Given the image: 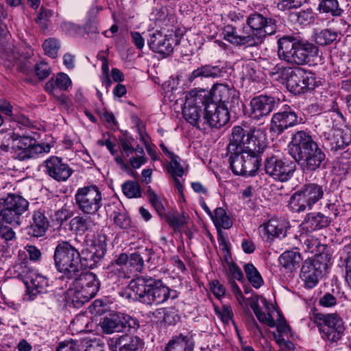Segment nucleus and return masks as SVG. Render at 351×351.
Wrapping results in <instances>:
<instances>
[{"label": "nucleus", "instance_id": "46", "mask_svg": "<svg viewBox=\"0 0 351 351\" xmlns=\"http://www.w3.org/2000/svg\"><path fill=\"white\" fill-rule=\"evenodd\" d=\"M44 51L45 53L55 58L57 57L58 51L60 48V45L58 41L55 38H49L46 40L43 45Z\"/></svg>", "mask_w": 351, "mask_h": 351}, {"label": "nucleus", "instance_id": "10", "mask_svg": "<svg viewBox=\"0 0 351 351\" xmlns=\"http://www.w3.org/2000/svg\"><path fill=\"white\" fill-rule=\"evenodd\" d=\"M209 94L204 90L199 92L191 91L186 96V103L182 110L185 120L197 128L203 129L202 117L207 96Z\"/></svg>", "mask_w": 351, "mask_h": 351}, {"label": "nucleus", "instance_id": "3", "mask_svg": "<svg viewBox=\"0 0 351 351\" xmlns=\"http://www.w3.org/2000/svg\"><path fill=\"white\" fill-rule=\"evenodd\" d=\"M278 55L280 60L289 64L304 65L318 55V47L313 43L285 36L278 40Z\"/></svg>", "mask_w": 351, "mask_h": 351}, {"label": "nucleus", "instance_id": "19", "mask_svg": "<svg viewBox=\"0 0 351 351\" xmlns=\"http://www.w3.org/2000/svg\"><path fill=\"white\" fill-rule=\"evenodd\" d=\"M23 282L27 289L28 300H34L38 295L47 291V278L36 270L27 269L23 272Z\"/></svg>", "mask_w": 351, "mask_h": 351}, {"label": "nucleus", "instance_id": "54", "mask_svg": "<svg viewBox=\"0 0 351 351\" xmlns=\"http://www.w3.org/2000/svg\"><path fill=\"white\" fill-rule=\"evenodd\" d=\"M35 72L40 80H44L51 74V70L49 64L40 62L35 65Z\"/></svg>", "mask_w": 351, "mask_h": 351}, {"label": "nucleus", "instance_id": "4", "mask_svg": "<svg viewBox=\"0 0 351 351\" xmlns=\"http://www.w3.org/2000/svg\"><path fill=\"white\" fill-rule=\"evenodd\" d=\"M53 259L58 271L69 279L80 272V252L69 241L59 242L56 247Z\"/></svg>", "mask_w": 351, "mask_h": 351}, {"label": "nucleus", "instance_id": "62", "mask_svg": "<svg viewBox=\"0 0 351 351\" xmlns=\"http://www.w3.org/2000/svg\"><path fill=\"white\" fill-rule=\"evenodd\" d=\"M319 304L324 307H332L337 304V299L333 295L327 293L319 299Z\"/></svg>", "mask_w": 351, "mask_h": 351}, {"label": "nucleus", "instance_id": "44", "mask_svg": "<svg viewBox=\"0 0 351 351\" xmlns=\"http://www.w3.org/2000/svg\"><path fill=\"white\" fill-rule=\"evenodd\" d=\"M337 35V31L325 29L316 34L315 42L319 45H328L336 40Z\"/></svg>", "mask_w": 351, "mask_h": 351}, {"label": "nucleus", "instance_id": "28", "mask_svg": "<svg viewBox=\"0 0 351 351\" xmlns=\"http://www.w3.org/2000/svg\"><path fill=\"white\" fill-rule=\"evenodd\" d=\"M330 223V219L324 215L317 213L308 214L303 223L304 228L307 231H315L326 228Z\"/></svg>", "mask_w": 351, "mask_h": 351}, {"label": "nucleus", "instance_id": "15", "mask_svg": "<svg viewBox=\"0 0 351 351\" xmlns=\"http://www.w3.org/2000/svg\"><path fill=\"white\" fill-rule=\"evenodd\" d=\"M202 120L203 121L202 130L206 129V126L220 128L229 121L230 110L226 107H221L220 104H215V102H210L209 97L207 96Z\"/></svg>", "mask_w": 351, "mask_h": 351}, {"label": "nucleus", "instance_id": "23", "mask_svg": "<svg viewBox=\"0 0 351 351\" xmlns=\"http://www.w3.org/2000/svg\"><path fill=\"white\" fill-rule=\"evenodd\" d=\"M46 173L58 182H64L69 179L73 173V170L62 162V158L51 156L45 161Z\"/></svg>", "mask_w": 351, "mask_h": 351}, {"label": "nucleus", "instance_id": "25", "mask_svg": "<svg viewBox=\"0 0 351 351\" xmlns=\"http://www.w3.org/2000/svg\"><path fill=\"white\" fill-rule=\"evenodd\" d=\"M108 346L112 351H138L143 348V342L137 336L125 334L110 339Z\"/></svg>", "mask_w": 351, "mask_h": 351}, {"label": "nucleus", "instance_id": "24", "mask_svg": "<svg viewBox=\"0 0 351 351\" xmlns=\"http://www.w3.org/2000/svg\"><path fill=\"white\" fill-rule=\"evenodd\" d=\"M246 22L252 31L257 33L261 32L265 37L267 35H272L276 32V21L257 12L250 14Z\"/></svg>", "mask_w": 351, "mask_h": 351}, {"label": "nucleus", "instance_id": "13", "mask_svg": "<svg viewBox=\"0 0 351 351\" xmlns=\"http://www.w3.org/2000/svg\"><path fill=\"white\" fill-rule=\"evenodd\" d=\"M296 169L295 162L282 160L278 156H271L265 160L264 171L274 180L285 182L293 176Z\"/></svg>", "mask_w": 351, "mask_h": 351}, {"label": "nucleus", "instance_id": "5", "mask_svg": "<svg viewBox=\"0 0 351 351\" xmlns=\"http://www.w3.org/2000/svg\"><path fill=\"white\" fill-rule=\"evenodd\" d=\"M258 131L255 130L246 132L244 130L240 152L244 158L246 176H253L261 165V154L263 152L265 145L258 137Z\"/></svg>", "mask_w": 351, "mask_h": 351}, {"label": "nucleus", "instance_id": "55", "mask_svg": "<svg viewBox=\"0 0 351 351\" xmlns=\"http://www.w3.org/2000/svg\"><path fill=\"white\" fill-rule=\"evenodd\" d=\"M165 219L169 226L175 230L182 226L185 222L184 217L178 214L169 213L165 216Z\"/></svg>", "mask_w": 351, "mask_h": 351}, {"label": "nucleus", "instance_id": "6", "mask_svg": "<svg viewBox=\"0 0 351 351\" xmlns=\"http://www.w3.org/2000/svg\"><path fill=\"white\" fill-rule=\"evenodd\" d=\"M70 296L75 307H80L94 298L100 288V281L92 272H82L74 277Z\"/></svg>", "mask_w": 351, "mask_h": 351}, {"label": "nucleus", "instance_id": "43", "mask_svg": "<svg viewBox=\"0 0 351 351\" xmlns=\"http://www.w3.org/2000/svg\"><path fill=\"white\" fill-rule=\"evenodd\" d=\"M85 216H76L71 221V226L75 230L81 233H84L90 230L92 226V220L90 217Z\"/></svg>", "mask_w": 351, "mask_h": 351}, {"label": "nucleus", "instance_id": "27", "mask_svg": "<svg viewBox=\"0 0 351 351\" xmlns=\"http://www.w3.org/2000/svg\"><path fill=\"white\" fill-rule=\"evenodd\" d=\"M49 226V222L45 212L41 210H35L27 227V234L34 237H41L45 235Z\"/></svg>", "mask_w": 351, "mask_h": 351}, {"label": "nucleus", "instance_id": "31", "mask_svg": "<svg viewBox=\"0 0 351 351\" xmlns=\"http://www.w3.org/2000/svg\"><path fill=\"white\" fill-rule=\"evenodd\" d=\"M260 230L264 235L267 236V239L274 237L283 238L286 236V230L283 223L276 219H271L261 226Z\"/></svg>", "mask_w": 351, "mask_h": 351}, {"label": "nucleus", "instance_id": "36", "mask_svg": "<svg viewBox=\"0 0 351 351\" xmlns=\"http://www.w3.org/2000/svg\"><path fill=\"white\" fill-rule=\"evenodd\" d=\"M123 321L119 315L105 317L101 323L103 331L107 334L119 332L124 330Z\"/></svg>", "mask_w": 351, "mask_h": 351}, {"label": "nucleus", "instance_id": "64", "mask_svg": "<svg viewBox=\"0 0 351 351\" xmlns=\"http://www.w3.org/2000/svg\"><path fill=\"white\" fill-rule=\"evenodd\" d=\"M219 315L222 322L225 324H228L230 320H232L233 313L231 308L228 306H223Z\"/></svg>", "mask_w": 351, "mask_h": 351}, {"label": "nucleus", "instance_id": "38", "mask_svg": "<svg viewBox=\"0 0 351 351\" xmlns=\"http://www.w3.org/2000/svg\"><path fill=\"white\" fill-rule=\"evenodd\" d=\"M211 219L217 228L229 229L232 226V221L227 215L226 211L221 207L217 208L215 210Z\"/></svg>", "mask_w": 351, "mask_h": 351}, {"label": "nucleus", "instance_id": "61", "mask_svg": "<svg viewBox=\"0 0 351 351\" xmlns=\"http://www.w3.org/2000/svg\"><path fill=\"white\" fill-rule=\"evenodd\" d=\"M256 316L259 322L267 324L269 327L274 328L276 326V322L269 313H265L261 311Z\"/></svg>", "mask_w": 351, "mask_h": 351}, {"label": "nucleus", "instance_id": "7", "mask_svg": "<svg viewBox=\"0 0 351 351\" xmlns=\"http://www.w3.org/2000/svg\"><path fill=\"white\" fill-rule=\"evenodd\" d=\"M323 186L316 183L304 184L290 197L289 208L295 213L311 210L324 196Z\"/></svg>", "mask_w": 351, "mask_h": 351}, {"label": "nucleus", "instance_id": "16", "mask_svg": "<svg viewBox=\"0 0 351 351\" xmlns=\"http://www.w3.org/2000/svg\"><path fill=\"white\" fill-rule=\"evenodd\" d=\"M209 95L210 102L220 104L221 107H226L228 110H235L239 107V97L236 89L223 84H215L210 92L206 91Z\"/></svg>", "mask_w": 351, "mask_h": 351}, {"label": "nucleus", "instance_id": "53", "mask_svg": "<svg viewBox=\"0 0 351 351\" xmlns=\"http://www.w3.org/2000/svg\"><path fill=\"white\" fill-rule=\"evenodd\" d=\"M293 71L294 68L287 67L280 64L277 75H275V80L287 84Z\"/></svg>", "mask_w": 351, "mask_h": 351}, {"label": "nucleus", "instance_id": "58", "mask_svg": "<svg viewBox=\"0 0 351 351\" xmlns=\"http://www.w3.org/2000/svg\"><path fill=\"white\" fill-rule=\"evenodd\" d=\"M228 266L229 272L227 274V276L232 278L239 281H242L243 279V274L241 269L234 263L227 262Z\"/></svg>", "mask_w": 351, "mask_h": 351}, {"label": "nucleus", "instance_id": "57", "mask_svg": "<svg viewBox=\"0 0 351 351\" xmlns=\"http://www.w3.org/2000/svg\"><path fill=\"white\" fill-rule=\"evenodd\" d=\"M241 36L238 34L235 27H227L224 34V39L233 45H239Z\"/></svg>", "mask_w": 351, "mask_h": 351}, {"label": "nucleus", "instance_id": "33", "mask_svg": "<svg viewBox=\"0 0 351 351\" xmlns=\"http://www.w3.org/2000/svg\"><path fill=\"white\" fill-rule=\"evenodd\" d=\"M301 261L300 254L293 250L286 251L279 257L280 265L289 271H293L298 268Z\"/></svg>", "mask_w": 351, "mask_h": 351}, {"label": "nucleus", "instance_id": "40", "mask_svg": "<svg viewBox=\"0 0 351 351\" xmlns=\"http://www.w3.org/2000/svg\"><path fill=\"white\" fill-rule=\"evenodd\" d=\"M243 269L247 278L252 285L256 289L261 287L263 283V280L254 265L252 263H247L244 265Z\"/></svg>", "mask_w": 351, "mask_h": 351}, {"label": "nucleus", "instance_id": "29", "mask_svg": "<svg viewBox=\"0 0 351 351\" xmlns=\"http://www.w3.org/2000/svg\"><path fill=\"white\" fill-rule=\"evenodd\" d=\"M193 348L194 341L192 335L180 334L169 341L166 347V351H193Z\"/></svg>", "mask_w": 351, "mask_h": 351}, {"label": "nucleus", "instance_id": "59", "mask_svg": "<svg viewBox=\"0 0 351 351\" xmlns=\"http://www.w3.org/2000/svg\"><path fill=\"white\" fill-rule=\"evenodd\" d=\"M56 351H80V347L77 341L71 339L61 342Z\"/></svg>", "mask_w": 351, "mask_h": 351}, {"label": "nucleus", "instance_id": "48", "mask_svg": "<svg viewBox=\"0 0 351 351\" xmlns=\"http://www.w3.org/2000/svg\"><path fill=\"white\" fill-rule=\"evenodd\" d=\"M171 162L167 169L168 172L171 173L173 177H182L184 174V169L180 163V158L177 155L175 157L171 158Z\"/></svg>", "mask_w": 351, "mask_h": 351}, {"label": "nucleus", "instance_id": "63", "mask_svg": "<svg viewBox=\"0 0 351 351\" xmlns=\"http://www.w3.org/2000/svg\"><path fill=\"white\" fill-rule=\"evenodd\" d=\"M84 351H105L104 345L95 339L86 341Z\"/></svg>", "mask_w": 351, "mask_h": 351}, {"label": "nucleus", "instance_id": "39", "mask_svg": "<svg viewBox=\"0 0 351 351\" xmlns=\"http://www.w3.org/2000/svg\"><path fill=\"white\" fill-rule=\"evenodd\" d=\"M51 147L49 144H36L34 139V143L25 152H19L17 158L20 160H25L34 157L36 154L49 152Z\"/></svg>", "mask_w": 351, "mask_h": 351}, {"label": "nucleus", "instance_id": "1", "mask_svg": "<svg viewBox=\"0 0 351 351\" xmlns=\"http://www.w3.org/2000/svg\"><path fill=\"white\" fill-rule=\"evenodd\" d=\"M289 153L305 171L313 172L326 166L325 153L312 136L303 130L293 134Z\"/></svg>", "mask_w": 351, "mask_h": 351}, {"label": "nucleus", "instance_id": "26", "mask_svg": "<svg viewBox=\"0 0 351 351\" xmlns=\"http://www.w3.org/2000/svg\"><path fill=\"white\" fill-rule=\"evenodd\" d=\"M317 263L318 261H317L306 260L302 266L300 278L306 288L312 289L318 282V278L322 274V271L316 267Z\"/></svg>", "mask_w": 351, "mask_h": 351}, {"label": "nucleus", "instance_id": "41", "mask_svg": "<svg viewBox=\"0 0 351 351\" xmlns=\"http://www.w3.org/2000/svg\"><path fill=\"white\" fill-rule=\"evenodd\" d=\"M265 38V37L263 36V34L261 33V32L257 33L252 31V32L248 35L241 36L238 46L244 45L247 47H257L263 43Z\"/></svg>", "mask_w": 351, "mask_h": 351}, {"label": "nucleus", "instance_id": "17", "mask_svg": "<svg viewBox=\"0 0 351 351\" xmlns=\"http://www.w3.org/2000/svg\"><path fill=\"white\" fill-rule=\"evenodd\" d=\"M317 86L314 74L300 67L294 68L287 84V89L295 95L312 90Z\"/></svg>", "mask_w": 351, "mask_h": 351}, {"label": "nucleus", "instance_id": "2", "mask_svg": "<svg viewBox=\"0 0 351 351\" xmlns=\"http://www.w3.org/2000/svg\"><path fill=\"white\" fill-rule=\"evenodd\" d=\"M128 289L130 297L148 304H160L169 298H177L176 291L170 289L161 280L148 276H142L132 280Z\"/></svg>", "mask_w": 351, "mask_h": 351}, {"label": "nucleus", "instance_id": "11", "mask_svg": "<svg viewBox=\"0 0 351 351\" xmlns=\"http://www.w3.org/2000/svg\"><path fill=\"white\" fill-rule=\"evenodd\" d=\"M29 202L22 196L8 194L0 199V218L10 224H21L20 217L28 208Z\"/></svg>", "mask_w": 351, "mask_h": 351}, {"label": "nucleus", "instance_id": "18", "mask_svg": "<svg viewBox=\"0 0 351 351\" xmlns=\"http://www.w3.org/2000/svg\"><path fill=\"white\" fill-rule=\"evenodd\" d=\"M300 123V120H299L298 114L293 108L288 105H285L279 112L273 114L270 130L279 135L285 130Z\"/></svg>", "mask_w": 351, "mask_h": 351}, {"label": "nucleus", "instance_id": "21", "mask_svg": "<svg viewBox=\"0 0 351 351\" xmlns=\"http://www.w3.org/2000/svg\"><path fill=\"white\" fill-rule=\"evenodd\" d=\"M176 40L172 35L162 34L156 30L149 33L147 44L151 50L167 57L173 51Z\"/></svg>", "mask_w": 351, "mask_h": 351}, {"label": "nucleus", "instance_id": "14", "mask_svg": "<svg viewBox=\"0 0 351 351\" xmlns=\"http://www.w3.org/2000/svg\"><path fill=\"white\" fill-rule=\"evenodd\" d=\"M324 145L334 153H339L342 158H351V134L346 130H331L324 134Z\"/></svg>", "mask_w": 351, "mask_h": 351}, {"label": "nucleus", "instance_id": "50", "mask_svg": "<svg viewBox=\"0 0 351 351\" xmlns=\"http://www.w3.org/2000/svg\"><path fill=\"white\" fill-rule=\"evenodd\" d=\"M114 223L121 229H128L131 226V220L125 213L114 211Z\"/></svg>", "mask_w": 351, "mask_h": 351}, {"label": "nucleus", "instance_id": "37", "mask_svg": "<svg viewBox=\"0 0 351 351\" xmlns=\"http://www.w3.org/2000/svg\"><path fill=\"white\" fill-rule=\"evenodd\" d=\"M288 18L291 23L300 25H306L314 21L313 12L309 10L291 12Z\"/></svg>", "mask_w": 351, "mask_h": 351}, {"label": "nucleus", "instance_id": "47", "mask_svg": "<svg viewBox=\"0 0 351 351\" xmlns=\"http://www.w3.org/2000/svg\"><path fill=\"white\" fill-rule=\"evenodd\" d=\"M306 0H278L277 8L280 11H288L301 7Z\"/></svg>", "mask_w": 351, "mask_h": 351}, {"label": "nucleus", "instance_id": "20", "mask_svg": "<svg viewBox=\"0 0 351 351\" xmlns=\"http://www.w3.org/2000/svg\"><path fill=\"white\" fill-rule=\"evenodd\" d=\"M280 100H276L274 97L260 95L253 98L250 104V116L252 119L261 120L267 117L279 105Z\"/></svg>", "mask_w": 351, "mask_h": 351}, {"label": "nucleus", "instance_id": "52", "mask_svg": "<svg viewBox=\"0 0 351 351\" xmlns=\"http://www.w3.org/2000/svg\"><path fill=\"white\" fill-rule=\"evenodd\" d=\"M128 264L134 271L141 272L144 267V257L138 253H132L129 256Z\"/></svg>", "mask_w": 351, "mask_h": 351}, {"label": "nucleus", "instance_id": "51", "mask_svg": "<svg viewBox=\"0 0 351 351\" xmlns=\"http://www.w3.org/2000/svg\"><path fill=\"white\" fill-rule=\"evenodd\" d=\"M144 256L146 258V261L148 263H150L151 266L153 267H156L157 266L162 265L165 263V259L163 257H161L157 253L154 252L152 250H146L144 253Z\"/></svg>", "mask_w": 351, "mask_h": 351}, {"label": "nucleus", "instance_id": "12", "mask_svg": "<svg viewBox=\"0 0 351 351\" xmlns=\"http://www.w3.org/2000/svg\"><path fill=\"white\" fill-rule=\"evenodd\" d=\"M244 129L240 126H234L232 130L230 143L226 147V156L228 157L230 167L235 175L246 176L244 165V158L240 152Z\"/></svg>", "mask_w": 351, "mask_h": 351}, {"label": "nucleus", "instance_id": "34", "mask_svg": "<svg viewBox=\"0 0 351 351\" xmlns=\"http://www.w3.org/2000/svg\"><path fill=\"white\" fill-rule=\"evenodd\" d=\"M6 136H8V140H12V148L19 152H25L34 143V138L14 132L8 133Z\"/></svg>", "mask_w": 351, "mask_h": 351}, {"label": "nucleus", "instance_id": "32", "mask_svg": "<svg viewBox=\"0 0 351 351\" xmlns=\"http://www.w3.org/2000/svg\"><path fill=\"white\" fill-rule=\"evenodd\" d=\"M226 71L223 68L218 66H212L206 64L198 67L194 70L189 77V80L191 82L198 77H222Z\"/></svg>", "mask_w": 351, "mask_h": 351}, {"label": "nucleus", "instance_id": "8", "mask_svg": "<svg viewBox=\"0 0 351 351\" xmlns=\"http://www.w3.org/2000/svg\"><path fill=\"white\" fill-rule=\"evenodd\" d=\"M74 199L76 207L84 215H97L103 206L102 194L95 184L78 188Z\"/></svg>", "mask_w": 351, "mask_h": 351}, {"label": "nucleus", "instance_id": "30", "mask_svg": "<svg viewBox=\"0 0 351 351\" xmlns=\"http://www.w3.org/2000/svg\"><path fill=\"white\" fill-rule=\"evenodd\" d=\"M71 80L69 75L64 73H58L56 77H51L45 86V90L54 95V92L56 89L60 90H66L69 87L71 86Z\"/></svg>", "mask_w": 351, "mask_h": 351}, {"label": "nucleus", "instance_id": "35", "mask_svg": "<svg viewBox=\"0 0 351 351\" xmlns=\"http://www.w3.org/2000/svg\"><path fill=\"white\" fill-rule=\"evenodd\" d=\"M317 10L319 13L329 14L335 17H340L344 10L340 8L337 0H320Z\"/></svg>", "mask_w": 351, "mask_h": 351}, {"label": "nucleus", "instance_id": "9", "mask_svg": "<svg viewBox=\"0 0 351 351\" xmlns=\"http://www.w3.org/2000/svg\"><path fill=\"white\" fill-rule=\"evenodd\" d=\"M311 319L317 325L323 339L337 342L341 338L345 328L338 314L314 313Z\"/></svg>", "mask_w": 351, "mask_h": 351}, {"label": "nucleus", "instance_id": "60", "mask_svg": "<svg viewBox=\"0 0 351 351\" xmlns=\"http://www.w3.org/2000/svg\"><path fill=\"white\" fill-rule=\"evenodd\" d=\"M3 220L0 218V238L8 242L13 240L15 238V232L12 228L1 223Z\"/></svg>", "mask_w": 351, "mask_h": 351}, {"label": "nucleus", "instance_id": "22", "mask_svg": "<svg viewBox=\"0 0 351 351\" xmlns=\"http://www.w3.org/2000/svg\"><path fill=\"white\" fill-rule=\"evenodd\" d=\"M106 248L100 241H93L89 247L80 252V269L82 267L93 269L104 258Z\"/></svg>", "mask_w": 351, "mask_h": 351}, {"label": "nucleus", "instance_id": "45", "mask_svg": "<svg viewBox=\"0 0 351 351\" xmlns=\"http://www.w3.org/2000/svg\"><path fill=\"white\" fill-rule=\"evenodd\" d=\"M156 313L162 317V321L169 325H174L179 320L178 311L174 308H161Z\"/></svg>", "mask_w": 351, "mask_h": 351}, {"label": "nucleus", "instance_id": "49", "mask_svg": "<svg viewBox=\"0 0 351 351\" xmlns=\"http://www.w3.org/2000/svg\"><path fill=\"white\" fill-rule=\"evenodd\" d=\"M147 194L149 201L152 206L156 209L159 215H161L164 211V206L160 199L159 196L154 191L151 186H148Z\"/></svg>", "mask_w": 351, "mask_h": 351}, {"label": "nucleus", "instance_id": "56", "mask_svg": "<svg viewBox=\"0 0 351 351\" xmlns=\"http://www.w3.org/2000/svg\"><path fill=\"white\" fill-rule=\"evenodd\" d=\"M53 14V12L50 10L41 8L39 15L36 19V23L43 28L47 29L48 27V19Z\"/></svg>", "mask_w": 351, "mask_h": 351}, {"label": "nucleus", "instance_id": "42", "mask_svg": "<svg viewBox=\"0 0 351 351\" xmlns=\"http://www.w3.org/2000/svg\"><path fill=\"white\" fill-rule=\"evenodd\" d=\"M122 191L128 198H138L141 197V188L137 182L128 180L122 184Z\"/></svg>", "mask_w": 351, "mask_h": 351}]
</instances>
